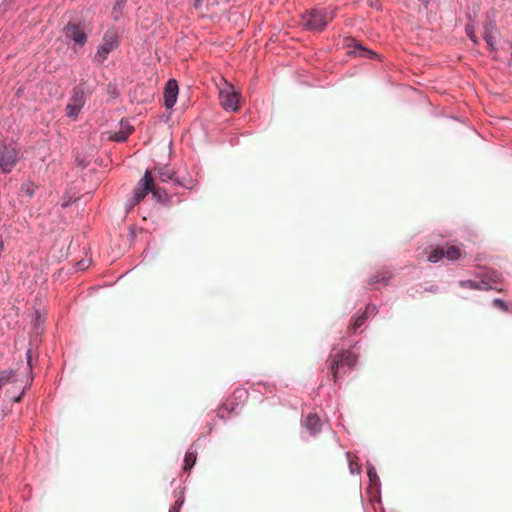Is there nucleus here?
Masks as SVG:
<instances>
[{
  "label": "nucleus",
  "instance_id": "nucleus-37",
  "mask_svg": "<svg viewBox=\"0 0 512 512\" xmlns=\"http://www.w3.org/2000/svg\"><path fill=\"white\" fill-rule=\"evenodd\" d=\"M27 363L31 367V353H30V351L27 352Z\"/></svg>",
  "mask_w": 512,
  "mask_h": 512
},
{
  "label": "nucleus",
  "instance_id": "nucleus-42",
  "mask_svg": "<svg viewBox=\"0 0 512 512\" xmlns=\"http://www.w3.org/2000/svg\"><path fill=\"white\" fill-rule=\"evenodd\" d=\"M133 132V127L130 126V130H129V133L131 134Z\"/></svg>",
  "mask_w": 512,
  "mask_h": 512
},
{
  "label": "nucleus",
  "instance_id": "nucleus-44",
  "mask_svg": "<svg viewBox=\"0 0 512 512\" xmlns=\"http://www.w3.org/2000/svg\"><path fill=\"white\" fill-rule=\"evenodd\" d=\"M2 388V386L0 385V389Z\"/></svg>",
  "mask_w": 512,
  "mask_h": 512
},
{
  "label": "nucleus",
  "instance_id": "nucleus-38",
  "mask_svg": "<svg viewBox=\"0 0 512 512\" xmlns=\"http://www.w3.org/2000/svg\"><path fill=\"white\" fill-rule=\"evenodd\" d=\"M23 394H24V391H22V393L17 398H15L14 401L15 402H20Z\"/></svg>",
  "mask_w": 512,
  "mask_h": 512
},
{
  "label": "nucleus",
  "instance_id": "nucleus-33",
  "mask_svg": "<svg viewBox=\"0 0 512 512\" xmlns=\"http://www.w3.org/2000/svg\"><path fill=\"white\" fill-rule=\"evenodd\" d=\"M425 291L430 292V293H438V292H440V287L437 285H431V286L426 287Z\"/></svg>",
  "mask_w": 512,
  "mask_h": 512
},
{
  "label": "nucleus",
  "instance_id": "nucleus-39",
  "mask_svg": "<svg viewBox=\"0 0 512 512\" xmlns=\"http://www.w3.org/2000/svg\"><path fill=\"white\" fill-rule=\"evenodd\" d=\"M129 233H130V239H132L134 237V233H135L133 227H130Z\"/></svg>",
  "mask_w": 512,
  "mask_h": 512
},
{
  "label": "nucleus",
  "instance_id": "nucleus-5",
  "mask_svg": "<svg viewBox=\"0 0 512 512\" xmlns=\"http://www.w3.org/2000/svg\"><path fill=\"white\" fill-rule=\"evenodd\" d=\"M247 399L248 391L245 388H236L231 397L218 410V418L226 421L225 413L237 415Z\"/></svg>",
  "mask_w": 512,
  "mask_h": 512
},
{
  "label": "nucleus",
  "instance_id": "nucleus-14",
  "mask_svg": "<svg viewBox=\"0 0 512 512\" xmlns=\"http://www.w3.org/2000/svg\"><path fill=\"white\" fill-rule=\"evenodd\" d=\"M393 274L390 270L387 268H383L379 271H377L374 275H372L368 281L367 284L374 289H377L378 286H388L390 280L392 279Z\"/></svg>",
  "mask_w": 512,
  "mask_h": 512
},
{
  "label": "nucleus",
  "instance_id": "nucleus-36",
  "mask_svg": "<svg viewBox=\"0 0 512 512\" xmlns=\"http://www.w3.org/2000/svg\"><path fill=\"white\" fill-rule=\"evenodd\" d=\"M193 6L199 9L202 6V0H194Z\"/></svg>",
  "mask_w": 512,
  "mask_h": 512
},
{
  "label": "nucleus",
  "instance_id": "nucleus-34",
  "mask_svg": "<svg viewBox=\"0 0 512 512\" xmlns=\"http://www.w3.org/2000/svg\"><path fill=\"white\" fill-rule=\"evenodd\" d=\"M88 265H89V264H88V262H87V261H85V260H81V261H79V262L77 263V269H78V270H85V269H87V268H88Z\"/></svg>",
  "mask_w": 512,
  "mask_h": 512
},
{
  "label": "nucleus",
  "instance_id": "nucleus-6",
  "mask_svg": "<svg viewBox=\"0 0 512 512\" xmlns=\"http://www.w3.org/2000/svg\"><path fill=\"white\" fill-rule=\"evenodd\" d=\"M19 159L20 151L17 148L7 145L0 148V168L4 173L11 172Z\"/></svg>",
  "mask_w": 512,
  "mask_h": 512
},
{
  "label": "nucleus",
  "instance_id": "nucleus-8",
  "mask_svg": "<svg viewBox=\"0 0 512 512\" xmlns=\"http://www.w3.org/2000/svg\"><path fill=\"white\" fill-rule=\"evenodd\" d=\"M85 104V92L81 86L73 89L72 95L66 105V115L70 118H77L79 112Z\"/></svg>",
  "mask_w": 512,
  "mask_h": 512
},
{
  "label": "nucleus",
  "instance_id": "nucleus-13",
  "mask_svg": "<svg viewBox=\"0 0 512 512\" xmlns=\"http://www.w3.org/2000/svg\"><path fill=\"white\" fill-rule=\"evenodd\" d=\"M220 99L226 111L236 112L239 109V96L235 91L221 90Z\"/></svg>",
  "mask_w": 512,
  "mask_h": 512
},
{
  "label": "nucleus",
  "instance_id": "nucleus-19",
  "mask_svg": "<svg viewBox=\"0 0 512 512\" xmlns=\"http://www.w3.org/2000/svg\"><path fill=\"white\" fill-rule=\"evenodd\" d=\"M159 178L162 182H172L176 186H183L177 174L172 169L164 167L159 170Z\"/></svg>",
  "mask_w": 512,
  "mask_h": 512
},
{
  "label": "nucleus",
  "instance_id": "nucleus-15",
  "mask_svg": "<svg viewBox=\"0 0 512 512\" xmlns=\"http://www.w3.org/2000/svg\"><path fill=\"white\" fill-rule=\"evenodd\" d=\"M495 29H496V23L492 19L486 21L483 26V39L485 40V42L491 52L497 51V47H496L495 41L492 36V33Z\"/></svg>",
  "mask_w": 512,
  "mask_h": 512
},
{
  "label": "nucleus",
  "instance_id": "nucleus-12",
  "mask_svg": "<svg viewBox=\"0 0 512 512\" xmlns=\"http://www.w3.org/2000/svg\"><path fill=\"white\" fill-rule=\"evenodd\" d=\"M366 469H367V476L369 478V486L367 488V492L371 493L372 490H376V494L379 498V504L381 505L382 504L381 481L377 474V470H376L375 466L370 462L366 463Z\"/></svg>",
  "mask_w": 512,
  "mask_h": 512
},
{
  "label": "nucleus",
  "instance_id": "nucleus-4",
  "mask_svg": "<svg viewBox=\"0 0 512 512\" xmlns=\"http://www.w3.org/2000/svg\"><path fill=\"white\" fill-rule=\"evenodd\" d=\"M151 193L153 199L157 203H166L168 196L165 190L161 188H154L153 178L148 171L145 172L144 177L139 182L138 186L134 189L133 199L130 201V206L139 203L147 194Z\"/></svg>",
  "mask_w": 512,
  "mask_h": 512
},
{
  "label": "nucleus",
  "instance_id": "nucleus-27",
  "mask_svg": "<svg viewBox=\"0 0 512 512\" xmlns=\"http://www.w3.org/2000/svg\"><path fill=\"white\" fill-rule=\"evenodd\" d=\"M263 386L264 389L269 392V393H273L275 391V385L273 383H270V382H262V381H259L257 383H252L251 384V389L253 390H257L256 388L257 387H261Z\"/></svg>",
  "mask_w": 512,
  "mask_h": 512
},
{
  "label": "nucleus",
  "instance_id": "nucleus-22",
  "mask_svg": "<svg viewBox=\"0 0 512 512\" xmlns=\"http://www.w3.org/2000/svg\"><path fill=\"white\" fill-rule=\"evenodd\" d=\"M353 54L367 57V58H376L377 54L374 51H371L365 47H363L361 44L357 43L355 44V49L352 51Z\"/></svg>",
  "mask_w": 512,
  "mask_h": 512
},
{
  "label": "nucleus",
  "instance_id": "nucleus-26",
  "mask_svg": "<svg viewBox=\"0 0 512 512\" xmlns=\"http://www.w3.org/2000/svg\"><path fill=\"white\" fill-rule=\"evenodd\" d=\"M126 0H117L116 4L112 10V15L115 19H118L123 14V9L125 8Z\"/></svg>",
  "mask_w": 512,
  "mask_h": 512
},
{
  "label": "nucleus",
  "instance_id": "nucleus-16",
  "mask_svg": "<svg viewBox=\"0 0 512 512\" xmlns=\"http://www.w3.org/2000/svg\"><path fill=\"white\" fill-rule=\"evenodd\" d=\"M481 279H485L489 283L490 287L488 290L496 289V284L503 280L501 272L494 269H486L480 274Z\"/></svg>",
  "mask_w": 512,
  "mask_h": 512
},
{
  "label": "nucleus",
  "instance_id": "nucleus-25",
  "mask_svg": "<svg viewBox=\"0 0 512 512\" xmlns=\"http://www.w3.org/2000/svg\"><path fill=\"white\" fill-rule=\"evenodd\" d=\"M14 372L12 370H5L0 373V385L3 387L7 383L14 381Z\"/></svg>",
  "mask_w": 512,
  "mask_h": 512
},
{
  "label": "nucleus",
  "instance_id": "nucleus-18",
  "mask_svg": "<svg viewBox=\"0 0 512 512\" xmlns=\"http://www.w3.org/2000/svg\"><path fill=\"white\" fill-rule=\"evenodd\" d=\"M196 460H197V447L195 444H192L185 453L183 470L190 471L194 467Z\"/></svg>",
  "mask_w": 512,
  "mask_h": 512
},
{
  "label": "nucleus",
  "instance_id": "nucleus-31",
  "mask_svg": "<svg viewBox=\"0 0 512 512\" xmlns=\"http://www.w3.org/2000/svg\"><path fill=\"white\" fill-rule=\"evenodd\" d=\"M44 323V319L40 315L39 312H36V316L34 319V329L36 333H40L39 329L41 328L42 324Z\"/></svg>",
  "mask_w": 512,
  "mask_h": 512
},
{
  "label": "nucleus",
  "instance_id": "nucleus-43",
  "mask_svg": "<svg viewBox=\"0 0 512 512\" xmlns=\"http://www.w3.org/2000/svg\"><path fill=\"white\" fill-rule=\"evenodd\" d=\"M380 506H382V504ZM381 512H384V508L383 507H381Z\"/></svg>",
  "mask_w": 512,
  "mask_h": 512
},
{
  "label": "nucleus",
  "instance_id": "nucleus-10",
  "mask_svg": "<svg viewBox=\"0 0 512 512\" xmlns=\"http://www.w3.org/2000/svg\"><path fill=\"white\" fill-rule=\"evenodd\" d=\"M179 94V86L178 82L175 79H169L166 82L165 88H164V106L166 110H171L178 98Z\"/></svg>",
  "mask_w": 512,
  "mask_h": 512
},
{
  "label": "nucleus",
  "instance_id": "nucleus-9",
  "mask_svg": "<svg viewBox=\"0 0 512 512\" xmlns=\"http://www.w3.org/2000/svg\"><path fill=\"white\" fill-rule=\"evenodd\" d=\"M63 34L66 39L73 41L75 45L84 46L87 42V35L84 30L75 23L69 22L63 28Z\"/></svg>",
  "mask_w": 512,
  "mask_h": 512
},
{
  "label": "nucleus",
  "instance_id": "nucleus-35",
  "mask_svg": "<svg viewBox=\"0 0 512 512\" xmlns=\"http://www.w3.org/2000/svg\"><path fill=\"white\" fill-rule=\"evenodd\" d=\"M369 494H370V497H371V501L372 502H376L378 505H380L379 504V498H378V496L376 494V490H372V492L369 493Z\"/></svg>",
  "mask_w": 512,
  "mask_h": 512
},
{
  "label": "nucleus",
  "instance_id": "nucleus-3",
  "mask_svg": "<svg viewBox=\"0 0 512 512\" xmlns=\"http://www.w3.org/2000/svg\"><path fill=\"white\" fill-rule=\"evenodd\" d=\"M467 257V252L464 249L463 244H450L447 243L444 246H436L429 253L427 260L431 263H438L442 259H446L448 262L457 264L463 261Z\"/></svg>",
  "mask_w": 512,
  "mask_h": 512
},
{
  "label": "nucleus",
  "instance_id": "nucleus-29",
  "mask_svg": "<svg viewBox=\"0 0 512 512\" xmlns=\"http://www.w3.org/2000/svg\"><path fill=\"white\" fill-rule=\"evenodd\" d=\"M127 138H128V134L125 131H120L118 133H113V134L109 135L110 140L117 141V142L126 141Z\"/></svg>",
  "mask_w": 512,
  "mask_h": 512
},
{
  "label": "nucleus",
  "instance_id": "nucleus-7",
  "mask_svg": "<svg viewBox=\"0 0 512 512\" xmlns=\"http://www.w3.org/2000/svg\"><path fill=\"white\" fill-rule=\"evenodd\" d=\"M118 46V36L115 31L108 30L103 38L102 44L99 46L96 54L95 61L102 63L113 49Z\"/></svg>",
  "mask_w": 512,
  "mask_h": 512
},
{
  "label": "nucleus",
  "instance_id": "nucleus-32",
  "mask_svg": "<svg viewBox=\"0 0 512 512\" xmlns=\"http://www.w3.org/2000/svg\"><path fill=\"white\" fill-rule=\"evenodd\" d=\"M364 311H367V316L369 317L378 313V307L375 304L368 303Z\"/></svg>",
  "mask_w": 512,
  "mask_h": 512
},
{
  "label": "nucleus",
  "instance_id": "nucleus-28",
  "mask_svg": "<svg viewBox=\"0 0 512 512\" xmlns=\"http://www.w3.org/2000/svg\"><path fill=\"white\" fill-rule=\"evenodd\" d=\"M21 190L29 197H32L35 193L36 186L33 183H24L21 186Z\"/></svg>",
  "mask_w": 512,
  "mask_h": 512
},
{
  "label": "nucleus",
  "instance_id": "nucleus-21",
  "mask_svg": "<svg viewBox=\"0 0 512 512\" xmlns=\"http://www.w3.org/2000/svg\"><path fill=\"white\" fill-rule=\"evenodd\" d=\"M468 19H469V23H467L465 26L466 35L471 40V42H473V44L478 45L479 38L476 37V35H475L473 20H472V16L470 14H468Z\"/></svg>",
  "mask_w": 512,
  "mask_h": 512
},
{
  "label": "nucleus",
  "instance_id": "nucleus-2",
  "mask_svg": "<svg viewBox=\"0 0 512 512\" xmlns=\"http://www.w3.org/2000/svg\"><path fill=\"white\" fill-rule=\"evenodd\" d=\"M335 11L330 7L312 8L302 14L303 26L309 31H323L334 18Z\"/></svg>",
  "mask_w": 512,
  "mask_h": 512
},
{
  "label": "nucleus",
  "instance_id": "nucleus-1",
  "mask_svg": "<svg viewBox=\"0 0 512 512\" xmlns=\"http://www.w3.org/2000/svg\"><path fill=\"white\" fill-rule=\"evenodd\" d=\"M357 361L358 356L353 351L334 347L326 362L334 383L339 384L355 368Z\"/></svg>",
  "mask_w": 512,
  "mask_h": 512
},
{
  "label": "nucleus",
  "instance_id": "nucleus-11",
  "mask_svg": "<svg viewBox=\"0 0 512 512\" xmlns=\"http://www.w3.org/2000/svg\"><path fill=\"white\" fill-rule=\"evenodd\" d=\"M301 425L312 437L317 436L323 426L320 417L316 413H309L307 416L303 417Z\"/></svg>",
  "mask_w": 512,
  "mask_h": 512
},
{
  "label": "nucleus",
  "instance_id": "nucleus-41",
  "mask_svg": "<svg viewBox=\"0 0 512 512\" xmlns=\"http://www.w3.org/2000/svg\"><path fill=\"white\" fill-rule=\"evenodd\" d=\"M170 115H171V112L168 115H165L166 121L169 119Z\"/></svg>",
  "mask_w": 512,
  "mask_h": 512
},
{
  "label": "nucleus",
  "instance_id": "nucleus-23",
  "mask_svg": "<svg viewBox=\"0 0 512 512\" xmlns=\"http://www.w3.org/2000/svg\"><path fill=\"white\" fill-rule=\"evenodd\" d=\"M175 497H176L175 503L172 506V508L169 510V512H180V509L185 502L183 490L175 491Z\"/></svg>",
  "mask_w": 512,
  "mask_h": 512
},
{
  "label": "nucleus",
  "instance_id": "nucleus-17",
  "mask_svg": "<svg viewBox=\"0 0 512 512\" xmlns=\"http://www.w3.org/2000/svg\"><path fill=\"white\" fill-rule=\"evenodd\" d=\"M458 285L464 289L470 290H488L489 283L485 279L480 280H460Z\"/></svg>",
  "mask_w": 512,
  "mask_h": 512
},
{
  "label": "nucleus",
  "instance_id": "nucleus-30",
  "mask_svg": "<svg viewBox=\"0 0 512 512\" xmlns=\"http://www.w3.org/2000/svg\"><path fill=\"white\" fill-rule=\"evenodd\" d=\"M492 303L495 307L501 309L502 311L508 310V304L502 298H495V299H493Z\"/></svg>",
  "mask_w": 512,
  "mask_h": 512
},
{
  "label": "nucleus",
  "instance_id": "nucleus-40",
  "mask_svg": "<svg viewBox=\"0 0 512 512\" xmlns=\"http://www.w3.org/2000/svg\"><path fill=\"white\" fill-rule=\"evenodd\" d=\"M422 2V4L427 7L428 4H429V0H420Z\"/></svg>",
  "mask_w": 512,
  "mask_h": 512
},
{
  "label": "nucleus",
  "instance_id": "nucleus-24",
  "mask_svg": "<svg viewBox=\"0 0 512 512\" xmlns=\"http://www.w3.org/2000/svg\"><path fill=\"white\" fill-rule=\"evenodd\" d=\"M345 456L347 458V462H348V467H349V472L352 474V475H359L361 473V466L357 463V462H354L352 459H351V454L349 451H347L345 453Z\"/></svg>",
  "mask_w": 512,
  "mask_h": 512
},
{
  "label": "nucleus",
  "instance_id": "nucleus-20",
  "mask_svg": "<svg viewBox=\"0 0 512 512\" xmlns=\"http://www.w3.org/2000/svg\"><path fill=\"white\" fill-rule=\"evenodd\" d=\"M367 311H363L360 315L353 319V322L350 324L349 329L353 333H357L358 330L366 323L368 320Z\"/></svg>",
  "mask_w": 512,
  "mask_h": 512
}]
</instances>
